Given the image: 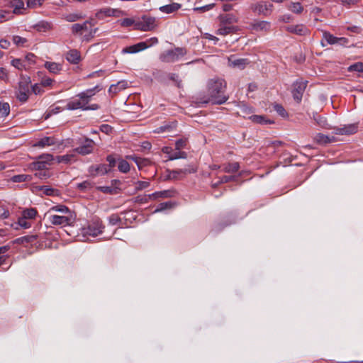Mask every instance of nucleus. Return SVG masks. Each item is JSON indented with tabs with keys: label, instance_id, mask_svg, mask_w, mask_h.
<instances>
[{
	"label": "nucleus",
	"instance_id": "obj_21",
	"mask_svg": "<svg viewBox=\"0 0 363 363\" xmlns=\"http://www.w3.org/2000/svg\"><path fill=\"white\" fill-rule=\"evenodd\" d=\"M52 212H57L59 213L58 215H75L73 211L64 205H57L51 207L48 213Z\"/></svg>",
	"mask_w": 363,
	"mask_h": 363
},
{
	"label": "nucleus",
	"instance_id": "obj_31",
	"mask_svg": "<svg viewBox=\"0 0 363 363\" xmlns=\"http://www.w3.org/2000/svg\"><path fill=\"white\" fill-rule=\"evenodd\" d=\"M238 30V27L234 26H225L219 28L216 32L218 35H226L231 33H235Z\"/></svg>",
	"mask_w": 363,
	"mask_h": 363
},
{
	"label": "nucleus",
	"instance_id": "obj_48",
	"mask_svg": "<svg viewBox=\"0 0 363 363\" xmlns=\"http://www.w3.org/2000/svg\"><path fill=\"white\" fill-rule=\"evenodd\" d=\"M36 214L37 211L34 208L26 209L23 211V217L27 219L34 218Z\"/></svg>",
	"mask_w": 363,
	"mask_h": 363
},
{
	"label": "nucleus",
	"instance_id": "obj_47",
	"mask_svg": "<svg viewBox=\"0 0 363 363\" xmlns=\"http://www.w3.org/2000/svg\"><path fill=\"white\" fill-rule=\"evenodd\" d=\"M315 121L316 123L321 126L322 128L326 129H331V127L328 125L325 118L318 116L317 118H315Z\"/></svg>",
	"mask_w": 363,
	"mask_h": 363
},
{
	"label": "nucleus",
	"instance_id": "obj_37",
	"mask_svg": "<svg viewBox=\"0 0 363 363\" xmlns=\"http://www.w3.org/2000/svg\"><path fill=\"white\" fill-rule=\"evenodd\" d=\"M315 140L319 144H327L333 141L332 138L322 133L317 134Z\"/></svg>",
	"mask_w": 363,
	"mask_h": 363
},
{
	"label": "nucleus",
	"instance_id": "obj_29",
	"mask_svg": "<svg viewBox=\"0 0 363 363\" xmlns=\"http://www.w3.org/2000/svg\"><path fill=\"white\" fill-rule=\"evenodd\" d=\"M142 23L143 30H151L155 27V18L152 17H143Z\"/></svg>",
	"mask_w": 363,
	"mask_h": 363
},
{
	"label": "nucleus",
	"instance_id": "obj_63",
	"mask_svg": "<svg viewBox=\"0 0 363 363\" xmlns=\"http://www.w3.org/2000/svg\"><path fill=\"white\" fill-rule=\"evenodd\" d=\"M99 189L105 194H113L114 190L111 186H104L99 187Z\"/></svg>",
	"mask_w": 363,
	"mask_h": 363
},
{
	"label": "nucleus",
	"instance_id": "obj_7",
	"mask_svg": "<svg viewBox=\"0 0 363 363\" xmlns=\"http://www.w3.org/2000/svg\"><path fill=\"white\" fill-rule=\"evenodd\" d=\"M55 160L51 154H43L40 155L37 160L32 163V167L35 170H44L48 165L51 164V162Z\"/></svg>",
	"mask_w": 363,
	"mask_h": 363
},
{
	"label": "nucleus",
	"instance_id": "obj_46",
	"mask_svg": "<svg viewBox=\"0 0 363 363\" xmlns=\"http://www.w3.org/2000/svg\"><path fill=\"white\" fill-rule=\"evenodd\" d=\"M13 43L18 46V47H23L25 44L27 43V39L22 38L18 35H13L12 38Z\"/></svg>",
	"mask_w": 363,
	"mask_h": 363
},
{
	"label": "nucleus",
	"instance_id": "obj_23",
	"mask_svg": "<svg viewBox=\"0 0 363 363\" xmlns=\"http://www.w3.org/2000/svg\"><path fill=\"white\" fill-rule=\"evenodd\" d=\"M66 60L72 64H78L81 60V56L77 50H71L66 54Z\"/></svg>",
	"mask_w": 363,
	"mask_h": 363
},
{
	"label": "nucleus",
	"instance_id": "obj_12",
	"mask_svg": "<svg viewBox=\"0 0 363 363\" xmlns=\"http://www.w3.org/2000/svg\"><path fill=\"white\" fill-rule=\"evenodd\" d=\"M89 172L92 176L104 175L110 172V168L105 164L95 166L92 165L89 168Z\"/></svg>",
	"mask_w": 363,
	"mask_h": 363
},
{
	"label": "nucleus",
	"instance_id": "obj_62",
	"mask_svg": "<svg viewBox=\"0 0 363 363\" xmlns=\"http://www.w3.org/2000/svg\"><path fill=\"white\" fill-rule=\"evenodd\" d=\"M171 128H172V125H162V126L157 128V129H155L154 130V132L157 133H160L165 132L166 130H169Z\"/></svg>",
	"mask_w": 363,
	"mask_h": 363
},
{
	"label": "nucleus",
	"instance_id": "obj_28",
	"mask_svg": "<svg viewBox=\"0 0 363 363\" xmlns=\"http://www.w3.org/2000/svg\"><path fill=\"white\" fill-rule=\"evenodd\" d=\"M128 86V82L125 80L120 81L116 84H112L108 89L110 94H116L118 91L126 89Z\"/></svg>",
	"mask_w": 363,
	"mask_h": 363
},
{
	"label": "nucleus",
	"instance_id": "obj_49",
	"mask_svg": "<svg viewBox=\"0 0 363 363\" xmlns=\"http://www.w3.org/2000/svg\"><path fill=\"white\" fill-rule=\"evenodd\" d=\"M349 72H363V62H356L348 67Z\"/></svg>",
	"mask_w": 363,
	"mask_h": 363
},
{
	"label": "nucleus",
	"instance_id": "obj_42",
	"mask_svg": "<svg viewBox=\"0 0 363 363\" xmlns=\"http://www.w3.org/2000/svg\"><path fill=\"white\" fill-rule=\"evenodd\" d=\"M10 113V106L8 103H0V115L2 117L7 116Z\"/></svg>",
	"mask_w": 363,
	"mask_h": 363
},
{
	"label": "nucleus",
	"instance_id": "obj_19",
	"mask_svg": "<svg viewBox=\"0 0 363 363\" xmlns=\"http://www.w3.org/2000/svg\"><path fill=\"white\" fill-rule=\"evenodd\" d=\"M228 62L230 66L233 67H238L239 69H243L246 65L248 64V60L243 58H235L233 56H230L228 58Z\"/></svg>",
	"mask_w": 363,
	"mask_h": 363
},
{
	"label": "nucleus",
	"instance_id": "obj_16",
	"mask_svg": "<svg viewBox=\"0 0 363 363\" xmlns=\"http://www.w3.org/2000/svg\"><path fill=\"white\" fill-rule=\"evenodd\" d=\"M272 4L265 2H260L252 6V9L259 14L267 15L271 11Z\"/></svg>",
	"mask_w": 363,
	"mask_h": 363
},
{
	"label": "nucleus",
	"instance_id": "obj_54",
	"mask_svg": "<svg viewBox=\"0 0 363 363\" xmlns=\"http://www.w3.org/2000/svg\"><path fill=\"white\" fill-rule=\"evenodd\" d=\"M12 17L11 13L7 11H0V23L8 21Z\"/></svg>",
	"mask_w": 363,
	"mask_h": 363
},
{
	"label": "nucleus",
	"instance_id": "obj_14",
	"mask_svg": "<svg viewBox=\"0 0 363 363\" xmlns=\"http://www.w3.org/2000/svg\"><path fill=\"white\" fill-rule=\"evenodd\" d=\"M101 87L99 85H96L94 88L86 89L84 91L79 93L77 95L78 98L84 99L86 102L88 104L91 99V98L94 96L97 92L101 90Z\"/></svg>",
	"mask_w": 363,
	"mask_h": 363
},
{
	"label": "nucleus",
	"instance_id": "obj_36",
	"mask_svg": "<svg viewBox=\"0 0 363 363\" xmlns=\"http://www.w3.org/2000/svg\"><path fill=\"white\" fill-rule=\"evenodd\" d=\"M74 154H67L65 155L57 156L55 160L57 163H69L74 159Z\"/></svg>",
	"mask_w": 363,
	"mask_h": 363
},
{
	"label": "nucleus",
	"instance_id": "obj_52",
	"mask_svg": "<svg viewBox=\"0 0 363 363\" xmlns=\"http://www.w3.org/2000/svg\"><path fill=\"white\" fill-rule=\"evenodd\" d=\"M213 6H214V4H208V5H205L203 6L194 7L193 9V10L194 11L203 13V12H206V11L211 10V9H213Z\"/></svg>",
	"mask_w": 363,
	"mask_h": 363
},
{
	"label": "nucleus",
	"instance_id": "obj_44",
	"mask_svg": "<svg viewBox=\"0 0 363 363\" xmlns=\"http://www.w3.org/2000/svg\"><path fill=\"white\" fill-rule=\"evenodd\" d=\"M13 9V13H19L20 10L24 8V3L22 0H14L12 2Z\"/></svg>",
	"mask_w": 363,
	"mask_h": 363
},
{
	"label": "nucleus",
	"instance_id": "obj_61",
	"mask_svg": "<svg viewBox=\"0 0 363 363\" xmlns=\"http://www.w3.org/2000/svg\"><path fill=\"white\" fill-rule=\"evenodd\" d=\"M41 86H42L40 85V84H35L34 85L30 86V88L32 89V91L35 94H39L43 91V89H41Z\"/></svg>",
	"mask_w": 363,
	"mask_h": 363
},
{
	"label": "nucleus",
	"instance_id": "obj_3",
	"mask_svg": "<svg viewBox=\"0 0 363 363\" xmlns=\"http://www.w3.org/2000/svg\"><path fill=\"white\" fill-rule=\"evenodd\" d=\"M104 228V226L102 225L101 220L99 218L94 217L87 223L86 226L81 229V231L83 236L96 237L102 233Z\"/></svg>",
	"mask_w": 363,
	"mask_h": 363
},
{
	"label": "nucleus",
	"instance_id": "obj_10",
	"mask_svg": "<svg viewBox=\"0 0 363 363\" xmlns=\"http://www.w3.org/2000/svg\"><path fill=\"white\" fill-rule=\"evenodd\" d=\"M306 81H296L294 84V89L292 91L293 97L297 101L300 102L302 99L303 94L306 88Z\"/></svg>",
	"mask_w": 363,
	"mask_h": 363
},
{
	"label": "nucleus",
	"instance_id": "obj_4",
	"mask_svg": "<svg viewBox=\"0 0 363 363\" xmlns=\"http://www.w3.org/2000/svg\"><path fill=\"white\" fill-rule=\"evenodd\" d=\"M186 54V50L183 48H177L174 50H168L160 55V59L164 62H174L179 60Z\"/></svg>",
	"mask_w": 363,
	"mask_h": 363
},
{
	"label": "nucleus",
	"instance_id": "obj_40",
	"mask_svg": "<svg viewBox=\"0 0 363 363\" xmlns=\"http://www.w3.org/2000/svg\"><path fill=\"white\" fill-rule=\"evenodd\" d=\"M289 9L292 11L293 13H300L303 11V6H301V4L298 2H296V3H291L289 5Z\"/></svg>",
	"mask_w": 363,
	"mask_h": 363
},
{
	"label": "nucleus",
	"instance_id": "obj_51",
	"mask_svg": "<svg viewBox=\"0 0 363 363\" xmlns=\"http://www.w3.org/2000/svg\"><path fill=\"white\" fill-rule=\"evenodd\" d=\"M274 109L281 117H286L287 116V113H286V110L280 104H274Z\"/></svg>",
	"mask_w": 363,
	"mask_h": 363
},
{
	"label": "nucleus",
	"instance_id": "obj_25",
	"mask_svg": "<svg viewBox=\"0 0 363 363\" xmlns=\"http://www.w3.org/2000/svg\"><path fill=\"white\" fill-rule=\"evenodd\" d=\"M119 11L116 9H110V8H105L102 9L100 11H97L96 13V17L99 19H102L106 16H117V13Z\"/></svg>",
	"mask_w": 363,
	"mask_h": 363
},
{
	"label": "nucleus",
	"instance_id": "obj_34",
	"mask_svg": "<svg viewBox=\"0 0 363 363\" xmlns=\"http://www.w3.org/2000/svg\"><path fill=\"white\" fill-rule=\"evenodd\" d=\"M83 18L84 16L81 13H72L63 15V18L67 22H75Z\"/></svg>",
	"mask_w": 363,
	"mask_h": 363
},
{
	"label": "nucleus",
	"instance_id": "obj_18",
	"mask_svg": "<svg viewBox=\"0 0 363 363\" xmlns=\"http://www.w3.org/2000/svg\"><path fill=\"white\" fill-rule=\"evenodd\" d=\"M127 159L131 160L135 162L139 169L144 167L149 166L152 164V162L147 158H142L136 155H128L126 157Z\"/></svg>",
	"mask_w": 363,
	"mask_h": 363
},
{
	"label": "nucleus",
	"instance_id": "obj_30",
	"mask_svg": "<svg viewBox=\"0 0 363 363\" xmlns=\"http://www.w3.org/2000/svg\"><path fill=\"white\" fill-rule=\"evenodd\" d=\"M181 8V4L178 3H172L160 7V11L164 13H172L178 11Z\"/></svg>",
	"mask_w": 363,
	"mask_h": 363
},
{
	"label": "nucleus",
	"instance_id": "obj_8",
	"mask_svg": "<svg viewBox=\"0 0 363 363\" xmlns=\"http://www.w3.org/2000/svg\"><path fill=\"white\" fill-rule=\"evenodd\" d=\"M162 151L163 153L167 155L168 160L186 159L187 157V153L186 152L178 151L176 148L173 149L171 147L164 146L162 147Z\"/></svg>",
	"mask_w": 363,
	"mask_h": 363
},
{
	"label": "nucleus",
	"instance_id": "obj_58",
	"mask_svg": "<svg viewBox=\"0 0 363 363\" xmlns=\"http://www.w3.org/2000/svg\"><path fill=\"white\" fill-rule=\"evenodd\" d=\"M106 161L108 162V167L110 168V171L113 167H114L116 164V160L111 155H108L106 157Z\"/></svg>",
	"mask_w": 363,
	"mask_h": 363
},
{
	"label": "nucleus",
	"instance_id": "obj_39",
	"mask_svg": "<svg viewBox=\"0 0 363 363\" xmlns=\"http://www.w3.org/2000/svg\"><path fill=\"white\" fill-rule=\"evenodd\" d=\"M118 169L122 173H127L130 171V164L126 160H120L118 161Z\"/></svg>",
	"mask_w": 363,
	"mask_h": 363
},
{
	"label": "nucleus",
	"instance_id": "obj_55",
	"mask_svg": "<svg viewBox=\"0 0 363 363\" xmlns=\"http://www.w3.org/2000/svg\"><path fill=\"white\" fill-rule=\"evenodd\" d=\"M71 30L74 35L82 34L83 26H81V23H74L72 26Z\"/></svg>",
	"mask_w": 363,
	"mask_h": 363
},
{
	"label": "nucleus",
	"instance_id": "obj_2",
	"mask_svg": "<svg viewBox=\"0 0 363 363\" xmlns=\"http://www.w3.org/2000/svg\"><path fill=\"white\" fill-rule=\"evenodd\" d=\"M31 80L30 77L26 75H21L18 86L16 91V98L21 102L28 101L30 95Z\"/></svg>",
	"mask_w": 363,
	"mask_h": 363
},
{
	"label": "nucleus",
	"instance_id": "obj_26",
	"mask_svg": "<svg viewBox=\"0 0 363 363\" xmlns=\"http://www.w3.org/2000/svg\"><path fill=\"white\" fill-rule=\"evenodd\" d=\"M33 28L38 32H48L52 28V24L48 21H40L33 26Z\"/></svg>",
	"mask_w": 363,
	"mask_h": 363
},
{
	"label": "nucleus",
	"instance_id": "obj_24",
	"mask_svg": "<svg viewBox=\"0 0 363 363\" xmlns=\"http://www.w3.org/2000/svg\"><path fill=\"white\" fill-rule=\"evenodd\" d=\"M175 191L173 189L164 190L161 191H157L149 195L150 199H157L161 198H171L174 196Z\"/></svg>",
	"mask_w": 363,
	"mask_h": 363
},
{
	"label": "nucleus",
	"instance_id": "obj_1",
	"mask_svg": "<svg viewBox=\"0 0 363 363\" xmlns=\"http://www.w3.org/2000/svg\"><path fill=\"white\" fill-rule=\"evenodd\" d=\"M226 84L223 79H211L208 82V96L205 99H201L200 104L212 103L213 104H224L228 97L224 94Z\"/></svg>",
	"mask_w": 363,
	"mask_h": 363
},
{
	"label": "nucleus",
	"instance_id": "obj_13",
	"mask_svg": "<svg viewBox=\"0 0 363 363\" xmlns=\"http://www.w3.org/2000/svg\"><path fill=\"white\" fill-rule=\"evenodd\" d=\"M357 131L356 124L345 125L340 128H335L334 133L337 135H352Z\"/></svg>",
	"mask_w": 363,
	"mask_h": 363
},
{
	"label": "nucleus",
	"instance_id": "obj_64",
	"mask_svg": "<svg viewBox=\"0 0 363 363\" xmlns=\"http://www.w3.org/2000/svg\"><path fill=\"white\" fill-rule=\"evenodd\" d=\"M134 21L131 18H124L121 21V25L123 27H128L133 24Z\"/></svg>",
	"mask_w": 363,
	"mask_h": 363
},
{
	"label": "nucleus",
	"instance_id": "obj_27",
	"mask_svg": "<svg viewBox=\"0 0 363 363\" xmlns=\"http://www.w3.org/2000/svg\"><path fill=\"white\" fill-rule=\"evenodd\" d=\"M220 21L223 25L232 24L237 23L238 19L233 13L223 14L219 16Z\"/></svg>",
	"mask_w": 363,
	"mask_h": 363
},
{
	"label": "nucleus",
	"instance_id": "obj_56",
	"mask_svg": "<svg viewBox=\"0 0 363 363\" xmlns=\"http://www.w3.org/2000/svg\"><path fill=\"white\" fill-rule=\"evenodd\" d=\"M108 222L109 224L115 225L121 222V218L118 215L113 214L108 218Z\"/></svg>",
	"mask_w": 363,
	"mask_h": 363
},
{
	"label": "nucleus",
	"instance_id": "obj_11",
	"mask_svg": "<svg viewBox=\"0 0 363 363\" xmlns=\"http://www.w3.org/2000/svg\"><path fill=\"white\" fill-rule=\"evenodd\" d=\"M94 25V24L93 23L92 21H86L83 23H81V26H83V31L88 32V33L83 35V41L89 42L95 36L96 32L99 30L98 28H95L94 29L89 28Z\"/></svg>",
	"mask_w": 363,
	"mask_h": 363
},
{
	"label": "nucleus",
	"instance_id": "obj_22",
	"mask_svg": "<svg viewBox=\"0 0 363 363\" xmlns=\"http://www.w3.org/2000/svg\"><path fill=\"white\" fill-rule=\"evenodd\" d=\"M337 37L334 36L329 32H323V39L321 40L322 46L325 47L327 45H335L337 44Z\"/></svg>",
	"mask_w": 363,
	"mask_h": 363
},
{
	"label": "nucleus",
	"instance_id": "obj_9",
	"mask_svg": "<svg viewBox=\"0 0 363 363\" xmlns=\"http://www.w3.org/2000/svg\"><path fill=\"white\" fill-rule=\"evenodd\" d=\"M94 145L95 143L94 140L86 138L84 143L75 148L74 151L82 155H86L93 152Z\"/></svg>",
	"mask_w": 363,
	"mask_h": 363
},
{
	"label": "nucleus",
	"instance_id": "obj_53",
	"mask_svg": "<svg viewBox=\"0 0 363 363\" xmlns=\"http://www.w3.org/2000/svg\"><path fill=\"white\" fill-rule=\"evenodd\" d=\"M54 80L48 77H43L40 80V85L44 87L51 86Z\"/></svg>",
	"mask_w": 363,
	"mask_h": 363
},
{
	"label": "nucleus",
	"instance_id": "obj_60",
	"mask_svg": "<svg viewBox=\"0 0 363 363\" xmlns=\"http://www.w3.org/2000/svg\"><path fill=\"white\" fill-rule=\"evenodd\" d=\"M40 190L43 191V192L48 196L54 195L55 189L50 188L47 186H43L40 187Z\"/></svg>",
	"mask_w": 363,
	"mask_h": 363
},
{
	"label": "nucleus",
	"instance_id": "obj_57",
	"mask_svg": "<svg viewBox=\"0 0 363 363\" xmlns=\"http://www.w3.org/2000/svg\"><path fill=\"white\" fill-rule=\"evenodd\" d=\"M150 186L149 182L139 181L136 183L135 189L137 190H142L147 188Z\"/></svg>",
	"mask_w": 363,
	"mask_h": 363
},
{
	"label": "nucleus",
	"instance_id": "obj_45",
	"mask_svg": "<svg viewBox=\"0 0 363 363\" xmlns=\"http://www.w3.org/2000/svg\"><path fill=\"white\" fill-rule=\"evenodd\" d=\"M11 64L18 70H23V69H26L25 62L21 59H13Z\"/></svg>",
	"mask_w": 363,
	"mask_h": 363
},
{
	"label": "nucleus",
	"instance_id": "obj_33",
	"mask_svg": "<svg viewBox=\"0 0 363 363\" xmlns=\"http://www.w3.org/2000/svg\"><path fill=\"white\" fill-rule=\"evenodd\" d=\"M270 28V23L264 21H259L253 25V28L257 31H268Z\"/></svg>",
	"mask_w": 363,
	"mask_h": 363
},
{
	"label": "nucleus",
	"instance_id": "obj_6",
	"mask_svg": "<svg viewBox=\"0 0 363 363\" xmlns=\"http://www.w3.org/2000/svg\"><path fill=\"white\" fill-rule=\"evenodd\" d=\"M158 40L156 38H152L147 42H140L131 46L126 47L122 50L123 54H133L144 50L152 45L157 44Z\"/></svg>",
	"mask_w": 363,
	"mask_h": 363
},
{
	"label": "nucleus",
	"instance_id": "obj_32",
	"mask_svg": "<svg viewBox=\"0 0 363 363\" xmlns=\"http://www.w3.org/2000/svg\"><path fill=\"white\" fill-rule=\"evenodd\" d=\"M45 67L49 70L50 72L53 74H57L62 70V65L60 64L52 62H46L45 63Z\"/></svg>",
	"mask_w": 363,
	"mask_h": 363
},
{
	"label": "nucleus",
	"instance_id": "obj_17",
	"mask_svg": "<svg viewBox=\"0 0 363 363\" xmlns=\"http://www.w3.org/2000/svg\"><path fill=\"white\" fill-rule=\"evenodd\" d=\"M286 29L287 31L298 35H306L308 33V28L302 24L295 26L291 25L287 26Z\"/></svg>",
	"mask_w": 363,
	"mask_h": 363
},
{
	"label": "nucleus",
	"instance_id": "obj_43",
	"mask_svg": "<svg viewBox=\"0 0 363 363\" xmlns=\"http://www.w3.org/2000/svg\"><path fill=\"white\" fill-rule=\"evenodd\" d=\"M172 206H173V203L171 201L161 203L157 206V207L155 210L154 213L163 211L166 209L172 208Z\"/></svg>",
	"mask_w": 363,
	"mask_h": 363
},
{
	"label": "nucleus",
	"instance_id": "obj_5",
	"mask_svg": "<svg viewBox=\"0 0 363 363\" xmlns=\"http://www.w3.org/2000/svg\"><path fill=\"white\" fill-rule=\"evenodd\" d=\"M49 222L54 225L67 226L72 224L76 218L75 215H52L47 213Z\"/></svg>",
	"mask_w": 363,
	"mask_h": 363
},
{
	"label": "nucleus",
	"instance_id": "obj_38",
	"mask_svg": "<svg viewBox=\"0 0 363 363\" xmlns=\"http://www.w3.org/2000/svg\"><path fill=\"white\" fill-rule=\"evenodd\" d=\"M31 176L28 174H18L11 177V181L15 183H20L23 182L30 181Z\"/></svg>",
	"mask_w": 363,
	"mask_h": 363
},
{
	"label": "nucleus",
	"instance_id": "obj_15",
	"mask_svg": "<svg viewBox=\"0 0 363 363\" xmlns=\"http://www.w3.org/2000/svg\"><path fill=\"white\" fill-rule=\"evenodd\" d=\"M88 104L84 99H77L72 101H70L67 104V108L69 110H76V109H82L84 110L86 108V105Z\"/></svg>",
	"mask_w": 363,
	"mask_h": 363
},
{
	"label": "nucleus",
	"instance_id": "obj_41",
	"mask_svg": "<svg viewBox=\"0 0 363 363\" xmlns=\"http://www.w3.org/2000/svg\"><path fill=\"white\" fill-rule=\"evenodd\" d=\"M252 122L259 124H266L271 121L266 120L262 116L252 115L249 118Z\"/></svg>",
	"mask_w": 363,
	"mask_h": 363
},
{
	"label": "nucleus",
	"instance_id": "obj_35",
	"mask_svg": "<svg viewBox=\"0 0 363 363\" xmlns=\"http://www.w3.org/2000/svg\"><path fill=\"white\" fill-rule=\"evenodd\" d=\"M240 165L238 162L228 163L224 165L223 171L228 173L236 172L239 170Z\"/></svg>",
	"mask_w": 363,
	"mask_h": 363
},
{
	"label": "nucleus",
	"instance_id": "obj_50",
	"mask_svg": "<svg viewBox=\"0 0 363 363\" xmlns=\"http://www.w3.org/2000/svg\"><path fill=\"white\" fill-rule=\"evenodd\" d=\"M187 145V140L185 138H181L175 142V148L178 151H182L183 148H185Z\"/></svg>",
	"mask_w": 363,
	"mask_h": 363
},
{
	"label": "nucleus",
	"instance_id": "obj_20",
	"mask_svg": "<svg viewBox=\"0 0 363 363\" xmlns=\"http://www.w3.org/2000/svg\"><path fill=\"white\" fill-rule=\"evenodd\" d=\"M56 144V140L53 137H44L36 142L33 147L43 148Z\"/></svg>",
	"mask_w": 363,
	"mask_h": 363
},
{
	"label": "nucleus",
	"instance_id": "obj_59",
	"mask_svg": "<svg viewBox=\"0 0 363 363\" xmlns=\"http://www.w3.org/2000/svg\"><path fill=\"white\" fill-rule=\"evenodd\" d=\"M18 224L23 228H29L31 226L30 223L27 221V218H25L24 217L19 218Z\"/></svg>",
	"mask_w": 363,
	"mask_h": 363
}]
</instances>
